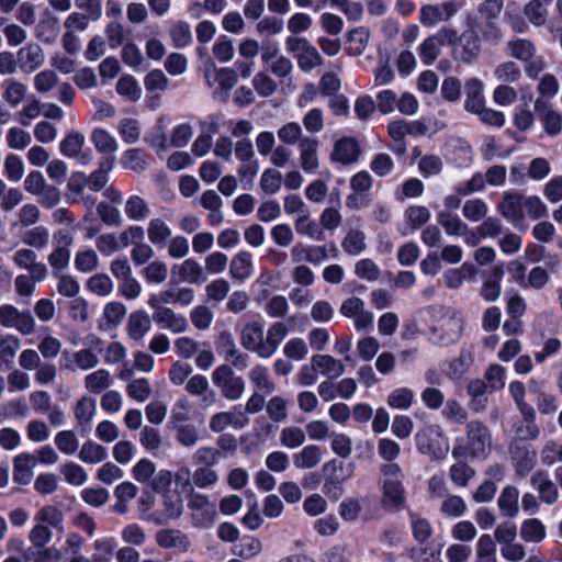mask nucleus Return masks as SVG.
<instances>
[{
    "label": "nucleus",
    "instance_id": "1",
    "mask_svg": "<svg viewBox=\"0 0 562 562\" xmlns=\"http://www.w3.org/2000/svg\"><path fill=\"white\" fill-rule=\"evenodd\" d=\"M465 445H456L452 450L454 459L469 457L486 459L492 450V434L488 427L480 420H471L465 426Z\"/></svg>",
    "mask_w": 562,
    "mask_h": 562
},
{
    "label": "nucleus",
    "instance_id": "2",
    "mask_svg": "<svg viewBox=\"0 0 562 562\" xmlns=\"http://www.w3.org/2000/svg\"><path fill=\"white\" fill-rule=\"evenodd\" d=\"M213 384L221 391L224 398L228 401L239 400L245 392V381L237 376L228 364H221L212 373Z\"/></svg>",
    "mask_w": 562,
    "mask_h": 562
},
{
    "label": "nucleus",
    "instance_id": "3",
    "mask_svg": "<svg viewBox=\"0 0 562 562\" xmlns=\"http://www.w3.org/2000/svg\"><path fill=\"white\" fill-rule=\"evenodd\" d=\"M442 432L439 427H427L416 434V445L420 453L427 454L431 460H442L449 447L442 445Z\"/></svg>",
    "mask_w": 562,
    "mask_h": 562
},
{
    "label": "nucleus",
    "instance_id": "4",
    "mask_svg": "<svg viewBox=\"0 0 562 562\" xmlns=\"http://www.w3.org/2000/svg\"><path fill=\"white\" fill-rule=\"evenodd\" d=\"M0 325L26 336L34 333L36 324L29 311L21 312L14 305L3 304L0 306Z\"/></svg>",
    "mask_w": 562,
    "mask_h": 562
},
{
    "label": "nucleus",
    "instance_id": "5",
    "mask_svg": "<svg viewBox=\"0 0 562 562\" xmlns=\"http://www.w3.org/2000/svg\"><path fill=\"white\" fill-rule=\"evenodd\" d=\"M457 40V31L450 27H442L436 34L428 36L419 45L418 52L425 65H431L439 56L441 47Z\"/></svg>",
    "mask_w": 562,
    "mask_h": 562
},
{
    "label": "nucleus",
    "instance_id": "6",
    "mask_svg": "<svg viewBox=\"0 0 562 562\" xmlns=\"http://www.w3.org/2000/svg\"><path fill=\"white\" fill-rule=\"evenodd\" d=\"M355 468L353 462L337 459L326 462L322 468L325 474L324 492L328 493L330 486L336 487L347 482L353 475Z\"/></svg>",
    "mask_w": 562,
    "mask_h": 562
},
{
    "label": "nucleus",
    "instance_id": "7",
    "mask_svg": "<svg viewBox=\"0 0 562 562\" xmlns=\"http://www.w3.org/2000/svg\"><path fill=\"white\" fill-rule=\"evenodd\" d=\"M240 345L258 357L267 359L263 325L258 321L247 323L240 331Z\"/></svg>",
    "mask_w": 562,
    "mask_h": 562
},
{
    "label": "nucleus",
    "instance_id": "8",
    "mask_svg": "<svg viewBox=\"0 0 562 562\" xmlns=\"http://www.w3.org/2000/svg\"><path fill=\"white\" fill-rule=\"evenodd\" d=\"M453 45V57L463 63L470 64L477 58L481 52L480 37L474 31H464Z\"/></svg>",
    "mask_w": 562,
    "mask_h": 562
},
{
    "label": "nucleus",
    "instance_id": "9",
    "mask_svg": "<svg viewBox=\"0 0 562 562\" xmlns=\"http://www.w3.org/2000/svg\"><path fill=\"white\" fill-rule=\"evenodd\" d=\"M249 424L248 416L239 406H234L229 412H218L210 418V429L215 434H221L228 427L243 429Z\"/></svg>",
    "mask_w": 562,
    "mask_h": 562
},
{
    "label": "nucleus",
    "instance_id": "10",
    "mask_svg": "<svg viewBox=\"0 0 562 562\" xmlns=\"http://www.w3.org/2000/svg\"><path fill=\"white\" fill-rule=\"evenodd\" d=\"M509 454L518 475L526 476L535 468L536 452L530 445L513 440L509 446Z\"/></svg>",
    "mask_w": 562,
    "mask_h": 562
},
{
    "label": "nucleus",
    "instance_id": "11",
    "mask_svg": "<svg viewBox=\"0 0 562 562\" xmlns=\"http://www.w3.org/2000/svg\"><path fill=\"white\" fill-rule=\"evenodd\" d=\"M37 255L30 248H20L13 256V263L29 271L34 281H43L48 276V269L45 263L36 261Z\"/></svg>",
    "mask_w": 562,
    "mask_h": 562
},
{
    "label": "nucleus",
    "instance_id": "12",
    "mask_svg": "<svg viewBox=\"0 0 562 562\" xmlns=\"http://www.w3.org/2000/svg\"><path fill=\"white\" fill-rule=\"evenodd\" d=\"M180 282L189 284H203L207 280V274L200 262L194 258H187L181 263L175 265L171 270Z\"/></svg>",
    "mask_w": 562,
    "mask_h": 562
},
{
    "label": "nucleus",
    "instance_id": "13",
    "mask_svg": "<svg viewBox=\"0 0 562 562\" xmlns=\"http://www.w3.org/2000/svg\"><path fill=\"white\" fill-rule=\"evenodd\" d=\"M456 12L457 8L451 2L425 4L420 8L419 21L424 26H435L440 22L448 21Z\"/></svg>",
    "mask_w": 562,
    "mask_h": 562
},
{
    "label": "nucleus",
    "instance_id": "14",
    "mask_svg": "<svg viewBox=\"0 0 562 562\" xmlns=\"http://www.w3.org/2000/svg\"><path fill=\"white\" fill-rule=\"evenodd\" d=\"M498 211L514 225H519L525 218L524 196L517 192L504 193L503 201L498 204Z\"/></svg>",
    "mask_w": 562,
    "mask_h": 562
},
{
    "label": "nucleus",
    "instance_id": "15",
    "mask_svg": "<svg viewBox=\"0 0 562 562\" xmlns=\"http://www.w3.org/2000/svg\"><path fill=\"white\" fill-rule=\"evenodd\" d=\"M359 155L360 148L356 139L352 137H342L335 143L330 158L342 165H350L358 160Z\"/></svg>",
    "mask_w": 562,
    "mask_h": 562
},
{
    "label": "nucleus",
    "instance_id": "16",
    "mask_svg": "<svg viewBox=\"0 0 562 562\" xmlns=\"http://www.w3.org/2000/svg\"><path fill=\"white\" fill-rule=\"evenodd\" d=\"M311 363L319 374L326 376L327 379H337L341 376L346 371L344 362L329 355H314L311 358Z\"/></svg>",
    "mask_w": 562,
    "mask_h": 562
},
{
    "label": "nucleus",
    "instance_id": "17",
    "mask_svg": "<svg viewBox=\"0 0 562 562\" xmlns=\"http://www.w3.org/2000/svg\"><path fill=\"white\" fill-rule=\"evenodd\" d=\"M530 483L532 487L539 493V497L543 503L553 504L558 501V487L546 472H536L531 476Z\"/></svg>",
    "mask_w": 562,
    "mask_h": 562
},
{
    "label": "nucleus",
    "instance_id": "18",
    "mask_svg": "<svg viewBox=\"0 0 562 562\" xmlns=\"http://www.w3.org/2000/svg\"><path fill=\"white\" fill-rule=\"evenodd\" d=\"M71 243V236L63 235L54 250L48 255L47 261L55 272L63 271L68 267L71 257L69 250Z\"/></svg>",
    "mask_w": 562,
    "mask_h": 562
},
{
    "label": "nucleus",
    "instance_id": "19",
    "mask_svg": "<svg viewBox=\"0 0 562 562\" xmlns=\"http://www.w3.org/2000/svg\"><path fill=\"white\" fill-rule=\"evenodd\" d=\"M20 67L25 72H33L44 64V53L40 45L29 44L18 50Z\"/></svg>",
    "mask_w": 562,
    "mask_h": 562
},
{
    "label": "nucleus",
    "instance_id": "20",
    "mask_svg": "<svg viewBox=\"0 0 562 562\" xmlns=\"http://www.w3.org/2000/svg\"><path fill=\"white\" fill-rule=\"evenodd\" d=\"M154 321L164 329L175 334L183 333L188 327L184 316L176 314L171 308L154 310Z\"/></svg>",
    "mask_w": 562,
    "mask_h": 562
},
{
    "label": "nucleus",
    "instance_id": "21",
    "mask_svg": "<svg viewBox=\"0 0 562 562\" xmlns=\"http://www.w3.org/2000/svg\"><path fill=\"white\" fill-rule=\"evenodd\" d=\"M405 503V490L402 481H383L382 504L390 510L397 512L403 508Z\"/></svg>",
    "mask_w": 562,
    "mask_h": 562
},
{
    "label": "nucleus",
    "instance_id": "22",
    "mask_svg": "<svg viewBox=\"0 0 562 562\" xmlns=\"http://www.w3.org/2000/svg\"><path fill=\"white\" fill-rule=\"evenodd\" d=\"M317 148L318 142L315 138L303 137L300 140V165L304 171L312 172L318 168Z\"/></svg>",
    "mask_w": 562,
    "mask_h": 562
},
{
    "label": "nucleus",
    "instance_id": "23",
    "mask_svg": "<svg viewBox=\"0 0 562 562\" xmlns=\"http://www.w3.org/2000/svg\"><path fill=\"white\" fill-rule=\"evenodd\" d=\"M467 393L470 396V407L475 413L485 411L487 406V393H492L491 389L483 379H473L467 385Z\"/></svg>",
    "mask_w": 562,
    "mask_h": 562
},
{
    "label": "nucleus",
    "instance_id": "24",
    "mask_svg": "<svg viewBox=\"0 0 562 562\" xmlns=\"http://www.w3.org/2000/svg\"><path fill=\"white\" fill-rule=\"evenodd\" d=\"M220 341L225 352V359L231 361L232 366L244 370L248 366V356L237 348L231 333L222 331L220 334Z\"/></svg>",
    "mask_w": 562,
    "mask_h": 562
},
{
    "label": "nucleus",
    "instance_id": "25",
    "mask_svg": "<svg viewBox=\"0 0 562 562\" xmlns=\"http://www.w3.org/2000/svg\"><path fill=\"white\" fill-rule=\"evenodd\" d=\"M252 256L248 251L237 252L229 262V276L232 279L243 282L252 274Z\"/></svg>",
    "mask_w": 562,
    "mask_h": 562
},
{
    "label": "nucleus",
    "instance_id": "26",
    "mask_svg": "<svg viewBox=\"0 0 562 562\" xmlns=\"http://www.w3.org/2000/svg\"><path fill=\"white\" fill-rule=\"evenodd\" d=\"M463 325L464 321L458 314L445 318L440 326L438 342L443 346L456 342L462 334Z\"/></svg>",
    "mask_w": 562,
    "mask_h": 562
},
{
    "label": "nucleus",
    "instance_id": "27",
    "mask_svg": "<svg viewBox=\"0 0 562 562\" xmlns=\"http://www.w3.org/2000/svg\"><path fill=\"white\" fill-rule=\"evenodd\" d=\"M156 541L160 548L173 549L177 548L182 551L189 549L190 542L188 537L176 529H161L156 533Z\"/></svg>",
    "mask_w": 562,
    "mask_h": 562
},
{
    "label": "nucleus",
    "instance_id": "28",
    "mask_svg": "<svg viewBox=\"0 0 562 562\" xmlns=\"http://www.w3.org/2000/svg\"><path fill=\"white\" fill-rule=\"evenodd\" d=\"M151 328V319L144 311H135L130 314L127 321V335L134 340H140Z\"/></svg>",
    "mask_w": 562,
    "mask_h": 562
},
{
    "label": "nucleus",
    "instance_id": "29",
    "mask_svg": "<svg viewBox=\"0 0 562 562\" xmlns=\"http://www.w3.org/2000/svg\"><path fill=\"white\" fill-rule=\"evenodd\" d=\"M205 78L210 87L217 83L223 90H231L237 83V75L234 69L216 68L214 65L206 69Z\"/></svg>",
    "mask_w": 562,
    "mask_h": 562
},
{
    "label": "nucleus",
    "instance_id": "30",
    "mask_svg": "<svg viewBox=\"0 0 562 562\" xmlns=\"http://www.w3.org/2000/svg\"><path fill=\"white\" fill-rule=\"evenodd\" d=\"M551 2L552 0H530L524 5V14L532 25L542 26L547 23Z\"/></svg>",
    "mask_w": 562,
    "mask_h": 562
},
{
    "label": "nucleus",
    "instance_id": "31",
    "mask_svg": "<svg viewBox=\"0 0 562 562\" xmlns=\"http://www.w3.org/2000/svg\"><path fill=\"white\" fill-rule=\"evenodd\" d=\"M91 143L97 151L114 157V153L119 149L117 140L106 130L98 127L91 132Z\"/></svg>",
    "mask_w": 562,
    "mask_h": 562
},
{
    "label": "nucleus",
    "instance_id": "32",
    "mask_svg": "<svg viewBox=\"0 0 562 562\" xmlns=\"http://www.w3.org/2000/svg\"><path fill=\"white\" fill-rule=\"evenodd\" d=\"M36 464L35 457L21 453L14 458L13 480L19 484H27L32 479V468Z\"/></svg>",
    "mask_w": 562,
    "mask_h": 562
},
{
    "label": "nucleus",
    "instance_id": "33",
    "mask_svg": "<svg viewBox=\"0 0 562 562\" xmlns=\"http://www.w3.org/2000/svg\"><path fill=\"white\" fill-rule=\"evenodd\" d=\"M85 387L93 394H100L113 384V376L105 369H98L85 376Z\"/></svg>",
    "mask_w": 562,
    "mask_h": 562
},
{
    "label": "nucleus",
    "instance_id": "34",
    "mask_svg": "<svg viewBox=\"0 0 562 562\" xmlns=\"http://www.w3.org/2000/svg\"><path fill=\"white\" fill-rule=\"evenodd\" d=\"M171 228L160 217L151 218L147 225L148 240L158 247H162L167 244L171 237Z\"/></svg>",
    "mask_w": 562,
    "mask_h": 562
},
{
    "label": "nucleus",
    "instance_id": "35",
    "mask_svg": "<svg viewBox=\"0 0 562 562\" xmlns=\"http://www.w3.org/2000/svg\"><path fill=\"white\" fill-rule=\"evenodd\" d=\"M72 362H66L64 368L69 371L76 369L88 371L95 368L99 364V358L91 349H80L71 355Z\"/></svg>",
    "mask_w": 562,
    "mask_h": 562
},
{
    "label": "nucleus",
    "instance_id": "36",
    "mask_svg": "<svg viewBox=\"0 0 562 562\" xmlns=\"http://www.w3.org/2000/svg\"><path fill=\"white\" fill-rule=\"evenodd\" d=\"M465 109L476 113L484 106L483 83L481 80L472 78L465 83Z\"/></svg>",
    "mask_w": 562,
    "mask_h": 562
},
{
    "label": "nucleus",
    "instance_id": "37",
    "mask_svg": "<svg viewBox=\"0 0 562 562\" xmlns=\"http://www.w3.org/2000/svg\"><path fill=\"white\" fill-rule=\"evenodd\" d=\"M249 380L258 392L271 394L276 390V384L270 378L269 369L262 364H256L248 374Z\"/></svg>",
    "mask_w": 562,
    "mask_h": 562
},
{
    "label": "nucleus",
    "instance_id": "38",
    "mask_svg": "<svg viewBox=\"0 0 562 562\" xmlns=\"http://www.w3.org/2000/svg\"><path fill=\"white\" fill-rule=\"evenodd\" d=\"M323 453L318 446L308 445L293 456V464L297 469H313L322 460Z\"/></svg>",
    "mask_w": 562,
    "mask_h": 562
},
{
    "label": "nucleus",
    "instance_id": "39",
    "mask_svg": "<svg viewBox=\"0 0 562 562\" xmlns=\"http://www.w3.org/2000/svg\"><path fill=\"white\" fill-rule=\"evenodd\" d=\"M370 32L363 26L351 30L347 35L346 49L350 56H359L367 48Z\"/></svg>",
    "mask_w": 562,
    "mask_h": 562
},
{
    "label": "nucleus",
    "instance_id": "40",
    "mask_svg": "<svg viewBox=\"0 0 562 562\" xmlns=\"http://www.w3.org/2000/svg\"><path fill=\"white\" fill-rule=\"evenodd\" d=\"M95 409V401L89 396H82L77 401L74 413L77 424L82 430L90 425Z\"/></svg>",
    "mask_w": 562,
    "mask_h": 562
},
{
    "label": "nucleus",
    "instance_id": "41",
    "mask_svg": "<svg viewBox=\"0 0 562 562\" xmlns=\"http://www.w3.org/2000/svg\"><path fill=\"white\" fill-rule=\"evenodd\" d=\"M294 228L299 235L307 236L315 240H323L325 237L319 224L311 218L310 212L296 217Z\"/></svg>",
    "mask_w": 562,
    "mask_h": 562
},
{
    "label": "nucleus",
    "instance_id": "42",
    "mask_svg": "<svg viewBox=\"0 0 562 562\" xmlns=\"http://www.w3.org/2000/svg\"><path fill=\"white\" fill-rule=\"evenodd\" d=\"M124 213L128 220L142 222L149 216L150 209L145 199L139 195H131L125 202Z\"/></svg>",
    "mask_w": 562,
    "mask_h": 562
},
{
    "label": "nucleus",
    "instance_id": "43",
    "mask_svg": "<svg viewBox=\"0 0 562 562\" xmlns=\"http://www.w3.org/2000/svg\"><path fill=\"white\" fill-rule=\"evenodd\" d=\"M289 333L288 326L282 322L273 323L267 330L265 336L266 355L270 358L279 348L283 339Z\"/></svg>",
    "mask_w": 562,
    "mask_h": 562
},
{
    "label": "nucleus",
    "instance_id": "44",
    "mask_svg": "<svg viewBox=\"0 0 562 562\" xmlns=\"http://www.w3.org/2000/svg\"><path fill=\"white\" fill-rule=\"evenodd\" d=\"M520 537L525 542L539 543L547 537L544 525L537 518H529L520 526Z\"/></svg>",
    "mask_w": 562,
    "mask_h": 562
},
{
    "label": "nucleus",
    "instance_id": "45",
    "mask_svg": "<svg viewBox=\"0 0 562 562\" xmlns=\"http://www.w3.org/2000/svg\"><path fill=\"white\" fill-rule=\"evenodd\" d=\"M114 157H106L100 162L99 168L87 176L88 187L92 191H100L103 189L109 180V172L112 170Z\"/></svg>",
    "mask_w": 562,
    "mask_h": 562
},
{
    "label": "nucleus",
    "instance_id": "46",
    "mask_svg": "<svg viewBox=\"0 0 562 562\" xmlns=\"http://www.w3.org/2000/svg\"><path fill=\"white\" fill-rule=\"evenodd\" d=\"M85 144V136L79 132H71L69 133L65 139L60 143V151L63 155L69 158H80L82 162L87 158L88 155H81V149Z\"/></svg>",
    "mask_w": 562,
    "mask_h": 562
},
{
    "label": "nucleus",
    "instance_id": "47",
    "mask_svg": "<svg viewBox=\"0 0 562 562\" xmlns=\"http://www.w3.org/2000/svg\"><path fill=\"white\" fill-rule=\"evenodd\" d=\"M120 162L123 168L140 173L147 168V155L140 148H131L123 153Z\"/></svg>",
    "mask_w": 562,
    "mask_h": 562
},
{
    "label": "nucleus",
    "instance_id": "48",
    "mask_svg": "<svg viewBox=\"0 0 562 562\" xmlns=\"http://www.w3.org/2000/svg\"><path fill=\"white\" fill-rule=\"evenodd\" d=\"M437 221L448 235L462 236L468 232V225L457 214L451 212L440 211L437 215Z\"/></svg>",
    "mask_w": 562,
    "mask_h": 562
},
{
    "label": "nucleus",
    "instance_id": "49",
    "mask_svg": "<svg viewBox=\"0 0 562 562\" xmlns=\"http://www.w3.org/2000/svg\"><path fill=\"white\" fill-rule=\"evenodd\" d=\"M519 492L515 486H506L497 501L499 509L507 517H515L518 514Z\"/></svg>",
    "mask_w": 562,
    "mask_h": 562
},
{
    "label": "nucleus",
    "instance_id": "50",
    "mask_svg": "<svg viewBox=\"0 0 562 562\" xmlns=\"http://www.w3.org/2000/svg\"><path fill=\"white\" fill-rule=\"evenodd\" d=\"M78 457L83 463L95 464L106 459L108 451L103 446L88 440L82 445Z\"/></svg>",
    "mask_w": 562,
    "mask_h": 562
},
{
    "label": "nucleus",
    "instance_id": "51",
    "mask_svg": "<svg viewBox=\"0 0 562 562\" xmlns=\"http://www.w3.org/2000/svg\"><path fill=\"white\" fill-rule=\"evenodd\" d=\"M21 347V340L18 336L9 334L0 345V368L10 369L13 366V359Z\"/></svg>",
    "mask_w": 562,
    "mask_h": 562
},
{
    "label": "nucleus",
    "instance_id": "52",
    "mask_svg": "<svg viewBox=\"0 0 562 562\" xmlns=\"http://www.w3.org/2000/svg\"><path fill=\"white\" fill-rule=\"evenodd\" d=\"M507 50L513 57L521 61H529L536 53V47L529 40L516 38L507 43Z\"/></svg>",
    "mask_w": 562,
    "mask_h": 562
},
{
    "label": "nucleus",
    "instance_id": "53",
    "mask_svg": "<svg viewBox=\"0 0 562 562\" xmlns=\"http://www.w3.org/2000/svg\"><path fill=\"white\" fill-rule=\"evenodd\" d=\"M493 76L497 81L510 85L519 80L521 70L515 61L507 60L495 67Z\"/></svg>",
    "mask_w": 562,
    "mask_h": 562
},
{
    "label": "nucleus",
    "instance_id": "54",
    "mask_svg": "<svg viewBox=\"0 0 562 562\" xmlns=\"http://www.w3.org/2000/svg\"><path fill=\"white\" fill-rule=\"evenodd\" d=\"M473 357L470 351L462 350L460 355L448 362L446 374L450 379H460L471 367Z\"/></svg>",
    "mask_w": 562,
    "mask_h": 562
},
{
    "label": "nucleus",
    "instance_id": "55",
    "mask_svg": "<svg viewBox=\"0 0 562 562\" xmlns=\"http://www.w3.org/2000/svg\"><path fill=\"white\" fill-rule=\"evenodd\" d=\"M26 92L27 88L24 83L10 79L5 81L3 99L10 106L15 108L25 99Z\"/></svg>",
    "mask_w": 562,
    "mask_h": 562
},
{
    "label": "nucleus",
    "instance_id": "56",
    "mask_svg": "<svg viewBox=\"0 0 562 562\" xmlns=\"http://www.w3.org/2000/svg\"><path fill=\"white\" fill-rule=\"evenodd\" d=\"M341 247L348 255L356 256L366 249V236L359 229H350L341 243Z\"/></svg>",
    "mask_w": 562,
    "mask_h": 562
},
{
    "label": "nucleus",
    "instance_id": "57",
    "mask_svg": "<svg viewBox=\"0 0 562 562\" xmlns=\"http://www.w3.org/2000/svg\"><path fill=\"white\" fill-rule=\"evenodd\" d=\"M487 204L481 199L467 200L462 207L463 216L471 222H480L487 215Z\"/></svg>",
    "mask_w": 562,
    "mask_h": 562
},
{
    "label": "nucleus",
    "instance_id": "58",
    "mask_svg": "<svg viewBox=\"0 0 562 562\" xmlns=\"http://www.w3.org/2000/svg\"><path fill=\"white\" fill-rule=\"evenodd\" d=\"M119 134L122 140L126 144H134L139 139L140 127L135 119L124 117L119 122Z\"/></svg>",
    "mask_w": 562,
    "mask_h": 562
},
{
    "label": "nucleus",
    "instance_id": "59",
    "mask_svg": "<svg viewBox=\"0 0 562 562\" xmlns=\"http://www.w3.org/2000/svg\"><path fill=\"white\" fill-rule=\"evenodd\" d=\"M87 289L99 296H108L113 291V282L105 273H97L87 281Z\"/></svg>",
    "mask_w": 562,
    "mask_h": 562
},
{
    "label": "nucleus",
    "instance_id": "60",
    "mask_svg": "<svg viewBox=\"0 0 562 562\" xmlns=\"http://www.w3.org/2000/svg\"><path fill=\"white\" fill-rule=\"evenodd\" d=\"M475 475V470L464 461H458L450 468L451 481L461 487H465Z\"/></svg>",
    "mask_w": 562,
    "mask_h": 562
},
{
    "label": "nucleus",
    "instance_id": "61",
    "mask_svg": "<svg viewBox=\"0 0 562 562\" xmlns=\"http://www.w3.org/2000/svg\"><path fill=\"white\" fill-rule=\"evenodd\" d=\"M49 232L44 226H35L23 234V241L30 247L42 249L49 243Z\"/></svg>",
    "mask_w": 562,
    "mask_h": 562
},
{
    "label": "nucleus",
    "instance_id": "62",
    "mask_svg": "<svg viewBox=\"0 0 562 562\" xmlns=\"http://www.w3.org/2000/svg\"><path fill=\"white\" fill-rule=\"evenodd\" d=\"M414 401V392L407 387H400L390 393L387 405L396 409H408Z\"/></svg>",
    "mask_w": 562,
    "mask_h": 562
},
{
    "label": "nucleus",
    "instance_id": "63",
    "mask_svg": "<svg viewBox=\"0 0 562 562\" xmlns=\"http://www.w3.org/2000/svg\"><path fill=\"white\" fill-rule=\"evenodd\" d=\"M477 562H496V546L490 535L480 537L476 544Z\"/></svg>",
    "mask_w": 562,
    "mask_h": 562
},
{
    "label": "nucleus",
    "instance_id": "64",
    "mask_svg": "<svg viewBox=\"0 0 562 562\" xmlns=\"http://www.w3.org/2000/svg\"><path fill=\"white\" fill-rule=\"evenodd\" d=\"M60 472L67 483L76 486L85 484L88 479V474L85 469L75 462L65 463L61 467Z\"/></svg>",
    "mask_w": 562,
    "mask_h": 562
}]
</instances>
